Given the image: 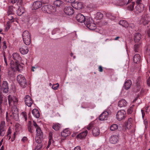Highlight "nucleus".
I'll list each match as a JSON object with an SVG mask.
<instances>
[{"label": "nucleus", "instance_id": "f257e3e1", "mask_svg": "<svg viewBox=\"0 0 150 150\" xmlns=\"http://www.w3.org/2000/svg\"><path fill=\"white\" fill-rule=\"evenodd\" d=\"M12 107V111L10 112L9 115L8 112H6V118L7 121H9L12 118L15 120H17L18 119V111L16 106Z\"/></svg>", "mask_w": 150, "mask_h": 150}, {"label": "nucleus", "instance_id": "f03ea898", "mask_svg": "<svg viewBox=\"0 0 150 150\" xmlns=\"http://www.w3.org/2000/svg\"><path fill=\"white\" fill-rule=\"evenodd\" d=\"M84 23L86 27L90 30H95L96 28V25L94 23L93 21L90 18L86 19Z\"/></svg>", "mask_w": 150, "mask_h": 150}, {"label": "nucleus", "instance_id": "7ed1b4c3", "mask_svg": "<svg viewBox=\"0 0 150 150\" xmlns=\"http://www.w3.org/2000/svg\"><path fill=\"white\" fill-rule=\"evenodd\" d=\"M23 41L26 45H29L31 43V35L28 31H25L22 35Z\"/></svg>", "mask_w": 150, "mask_h": 150}, {"label": "nucleus", "instance_id": "20e7f679", "mask_svg": "<svg viewBox=\"0 0 150 150\" xmlns=\"http://www.w3.org/2000/svg\"><path fill=\"white\" fill-rule=\"evenodd\" d=\"M42 10L44 12L48 14L53 13L56 11V8L51 5H46L43 6L42 8Z\"/></svg>", "mask_w": 150, "mask_h": 150}, {"label": "nucleus", "instance_id": "39448f33", "mask_svg": "<svg viewBox=\"0 0 150 150\" xmlns=\"http://www.w3.org/2000/svg\"><path fill=\"white\" fill-rule=\"evenodd\" d=\"M8 99L9 106H16L18 103V100L16 97L9 95L8 97Z\"/></svg>", "mask_w": 150, "mask_h": 150}, {"label": "nucleus", "instance_id": "423d86ee", "mask_svg": "<svg viewBox=\"0 0 150 150\" xmlns=\"http://www.w3.org/2000/svg\"><path fill=\"white\" fill-rule=\"evenodd\" d=\"M17 80L22 88H24L26 86L27 81L24 76L21 74L18 75L17 77Z\"/></svg>", "mask_w": 150, "mask_h": 150}, {"label": "nucleus", "instance_id": "0eeeda50", "mask_svg": "<svg viewBox=\"0 0 150 150\" xmlns=\"http://www.w3.org/2000/svg\"><path fill=\"white\" fill-rule=\"evenodd\" d=\"M111 113V111L107 109L105 110L99 116V120L102 121L107 120L108 115Z\"/></svg>", "mask_w": 150, "mask_h": 150}, {"label": "nucleus", "instance_id": "6e6552de", "mask_svg": "<svg viewBox=\"0 0 150 150\" xmlns=\"http://www.w3.org/2000/svg\"><path fill=\"white\" fill-rule=\"evenodd\" d=\"M126 112L124 110L119 111L116 114V118L119 121L125 119L126 117Z\"/></svg>", "mask_w": 150, "mask_h": 150}, {"label": "nucleus", "instance_id": "1a4fd4ad", "mask_svg": "<svg viewBox=\"0 0 150 150\" xmlns=\"http://www.w3.org/2000/svg\"><path fill=\"white\" fill-rule=\"evenodd\" d=\"M135 4L134 0H128L126 4L127 9L129 11H134V6Z\"/></svg>", "mask_w": 150, "mask_h": 150}, {"label": "nucleus", "instance_id": "9d476101", "mask_svg": "<svg viewBox=\"0 0 150 150\" xmlns=\"http://www.w3.org/2000/svg\"><path fill=\"white\" fill-rule=\"evenodd\" d=\"M5 122L1 121L0 124V136H3L5 133L6 129L5 126Z\"/></svg>", "mask_w": 150, "mask_h": 150}, {"label": "nucleus", "instance_id": "9b49d317", "mask_svg": "<svg viewBox=\"0 0 150 150\" xmlns=\"http://www.w3.org/2000/svg\"><path fill=\"white\" fill-rule=\"evenodd\" d=\"M64 11L66 14L69 16L72 15L74 13L73 8L70 6L66 7L64 9Z\"/></svg>", "mask_w": 150, "mask_h": 150}, {"label": "nucleus", "instance_id": "f8f14e48", "mask_svg": "<svg viewBox=\"0 0 150 150\" xmlns=\"http://www.w3.org/2000/svg\"><path fill=\"white\" fill-rule=\"evenodd\" d=\"M72 6L77 10H80L83 8V4L81 2H75L72 4Z\"/></svg>", "mask_w": 150, "mask_h": 150}, {"label": "nucleus", "instance_id": "ddd939ff", "mask_svg": "<svg viewBox=\"0 0 150 150\" xmlns=\"http://www.w3.org/2000/svg\"><path fill=\"white\" fill-rule=\"evenodd\" d=\"M25 104L28 107L31 106L33 102L31 98L29 95H26L25 98Z\"/></svg>", "mask_w": 150, "mask_h": 150}, {"label": "nucleus", "instance_id": "4468645a", "mask_svg": "<svg viewBox=\"0 0 150 150\" xmlns=\"http://www.w3.org/2000/svg\"><path fill=\"white\" fill-rule=\"evenodd\" d=\"M144 5L143 4L137 5L134 8V12L138 13L142 12L144 10Z\"/></svg>", "mask_w": 150, "mask_h": 150}, {"label": "nucleus", "instance_id": "2eb2a0df", "mask_svg": "<svg viewBox=\"0 0 150 150\" xmlns=\"http://www.w3.org/2000/svg\"><path fill=\"white\" fill-rule=\"evenodd\" d=\"M76 18L78 21L81 23L84 22L85 23L86 19L85 16L81 13L78 14Z\"/></svg>", "mask_w": 150, "mask_h": 150}, {"label": "nucleus", "instance_id": "dca6fc26", "mask_svg": "<svg viewBox=\"0 0 150 150\" xmlns=\"http://www.w3.org/2000/svg\"><path fill=\"white\" fill-rule=\"evenodd\" d=\"M2 90L4 93H6L8 91L9 88L7 81H4L2 85Z\"/></svg>", "mask_w": 150, "mask_h": 150}, {"label": "nucleus", "instance_id": "f3484780", "mask_svg": "<svg viewBox=\"0 0 150 150\" xmlns=\"http://www.w3.org/2000/svg\"><path fill=\"white\" fill-rule=\"evenodd\" d=\"M118 141V137L116 135H112L109 139L110 142L112 144H115Z\"/></svg>", "mask_w": 150, "mask_h": 150}, {"label": "nucleus", "instance_id": "a211bd4d", "mask_svg": "<svg viewBox=\"0 0 150 150\" xmlns=\"http://www.w3.org/2000/svg\"><path fill=\"white\" fill-rule=\"evenodd\" d=\"M12 57L16 62H18L21 59V58L20 55L17 53H13V54Z\"/></svg>", "mask_w": 150, "mask_h": 150}, {"label": "nucleus", "instance_id": "6ab92c4d", "mask_svg": "<svg viewBox=\"0 0 150 150\" xmlns=\"http://www.w3.org/2000/svg\"><path fill=\"white\" fill-rule=\"evenodd\" d=\"M42 6V3L40 1H35L33 4V7L35 10H36L40 8Z\"/></svg>", "mask_w": 150, "mask_h": 150}, {"label": "nucleus", "instance_id": "aec40b11", "mask_svg": "<svg viewBox=\"0 0 150 150\" xmlns=\"http://www.w3.org/2000/svg\"><path fill=\"white\" fill-rule=\"evenodd\" d=\"M141 35L138 33H136L134 36V40L135 43H139L141 38Z\"/></svg>", "mask_w": 150, "mask_h": 150}, {"label": "nucleus", "instance_id": "412c9836", "mask_svg": "<svg viewBox=\"0 0 150 150\" xmlns=\"http://www.w3.org/2000/svg\"><path fill=\"white\" fill-rule=\"evenodd\" d=\"M141 45L140 42L135 44L134 47L133 49L135 52H139L141 51Z\"/></svg>", "mask_w": 150, "mask_h": 150}, {"label": "nucleus", "instance_id": "4be33fe9", "mask_svg": "<svg viewBox=\"0 0 150 150\" xmlns=\"http://www.w3.org/2000/svg\"><path fill=\"white\" fill-rule=\"evenodd\" d=\"M127 103L124 99H122L118 102V105L119 107L121 108L125 107L127 105Z\"/></svg>", "mask_w": 150, "mask_h": 150}, {"label": "nucleus", "instance_id": "5701e85b", "mask_svg": "<svg viewBox=\"0 0 150 150\" xmlns=\"http://www.w3.org/2000/svg\"><path fill=\"white\" fill-rule=\"evenodd\" d=\"M19 50L20 52L23 54H26L28 53L29 50L27 47L24 46L19 48Z\"/></svg>", "mask_w": 150, "mask_h": 150}, {"label": "nucleus", "instance_id": "b1692460", "mask_svg": "<svg viewBox=\"0 0 150 150\" xmlns=\"http://www.w3.org/2000/svg\"><path fill=\"white\" fill-rule=\"evenodd\" d=\"M88 131L86 130L84 132H82L79 134L77 135L76 137L77 138L82 139L85 138L86 137L88 134Z\"/></svg>", "mask_w": 150, "mask_h": 150}, {"label": "nucleus", "instance_id": "393cba45", "mask_svg": "<svg viewBox=\"0 0 150 150\" xmlns=\"http://www.w3.org/2000/svg\"><path fill=\"white\" fill-rule=\"evenodd\" d=\"M132 84V81L130 80H128L125 83L124 87L125 89L128 90L129 89Z\"/></svg>", "mask_w": 150, "mask_h": 150}, {"label": "nucleus", "instance_id": "a878e982", "mask_svg": "<svg viewBox=\"0 0 150 150\" xmlns=\"http://www.w3.org/2000/svg\"><path fill=\"white\" fill-rule=\"evenodd\" d=\"M92 133L94 136L96 137L99 135L100 130L98 128L94 127L92 130Z\"/></svg>", "mask_w": 150, "mask_h": 150}, {"label": "nucleus", "instance_id": "bb28decb", "mask_svg": "<svg viewBox=\"0 0 150 150\" xmlns=\"http://www.w3.org/2000/svg\"><path fill=\"white\" fill-rule=\"evenodd\" d=\"M32 114L36 118H39L40 116V113L38 110L36 109H33L32 111Z\"/></svg>", "mask_w": 150, "mask_h": 150}, {"label": "nucleus", "instance_id": "cd10ccee", "mask_svg": "<svg viewBox=\"0 0 150 150\" xmlns=\"http://www.w3.org/2000/svg\"><path fill=\"white\" fill-rule=\"evenodd\" d=\"M61 134L63 137H66L70 135V131L67 129H65L62 132Z\"/></svg>", "mask_w": 150, "mask_h": 150}, {"label": "nucleus", "instance_id": "c85d7f7f", "mask_svg": "<svg viewBox=\"0 0 150 150\" xmlns=\"http://www.w3.org/2000/svg\"><path fill=\"white\" fill-rule=\"evenodd\" d=\"M18 63V62H15L14 63L13 60L11 61L10 63L11 68L16 70L17 69V68Z\"/></svg>", "mask_w": 150, "mask_h": 150}, {"label": "nucleus", "instance_id": "c756f323", "mask_svg": "<svg viewBox=\"0 0 150 150\" xmlns=\"http://www.w3.org/2000/svg\"><path fill=\"white\" fill-rule=\"evenodd\" d=\"M140 57L139 54H136L133 57V61L134 63H137L140 62Z\"/></svg>", "mask_w": 150, "mask_h": 150}, {"label": "nucleus", "instance_id": "7c9ffc66", "mask_svg": "<svg viewBox=\"0 0 150 150\" xmlns=\"http://www.w3.org/2000/svg\"><path fill=\"white\" fill-rule=\"evenodd\" d=\"M119 24L120 25L126 28L129 25V24L126 21L124 20H120L119 22Z\"/></svg>", "mask_w": 150, "mask_h": 150}, {"label": "nucleus", "instance_id": "2f4dec72", "mask_svg": "<svg viewBox=\"0 0 150 150\" xmlns=\"http://www.w3.org/2000/svg\"><path fill=\"white\" fill-rule=\"evenodd\" d=\"M36 131L37 132L36 136L43 137V133L40 127H38V128L36 129Z\"/></svg>", "mask_w": 150, "mask_h": 150}, {"label": "nucleus", "instance_id": "473e14b6", "mask_svg": "<svg viewBox=\"0 0 150 150\" xmlns=\"http://www.w3.org/2000/svg\"><path fill=\"white\" fill-rule=\"evenodd\" d=\"M43 137L36 136L35 137V140L36 142L38 144L41 143Z\"/></svg>", "mask_w": 150, "mask_h": 150}, {"label": "nucleus", "instance_id": "72a5a7b5", "mask_svg": "<svg viewBox=\"0 0 150 150\" xmlns=\"http://www.w3.org/2000/svg\"><path fill=\"white\" fill-rule=\"evenodd\" d=\"M13 6H9L8 11V14H14L13 10Z\"/></svg>", "mask_w": 150, "mask_h": 150}, {"label": "nucleus", "instance_id": "f704fd0d", "mask_svg": "<svg viewBox=\"0 0 150 150\" xmlns=\"http://www.w3.org/2000/svg\"><path fill=\"white\" fill-rule=\"evenodd\" d=\"M15 70L14 69H13L11 68L9 69L8 70V74L10 76H12L14 75V72Z\"/></svg>", "mask_w": 150, "mask_h": 150}, {"label": "nucleus", "instance_id": "c9c22d12", "mask_svg": "<svg viewBox=\"0 0 150 150\" xmlns=\"http://www.w3.org/2000/svg\"><path fill=\"white\" fill-rule=\"evenodd\" d=\"M62 3L63 2L61 1L55 0L54 2V5L57 7H59Z\"/></svg>", "mask_w": 150, "mask_h": 150}, {"label": "nucleus", "instance_id": "e433bc0d", "mask_svg": "<svg viewBox=\"0 0 150 150\" xmlns=\"http://www.w3.org/2000/svg\"><path fill=\"white\" fill-rule=\"evenodd\" d=\"M118 128V126L116 124H114L111 125L110 127V129L111 131H114Z\"/></svg>", "mask_w": 150, "mask_h": 150}, {"label": "nucleus", "instance_id": "4c0bfd02", "mask_svg": "<svg viewBox=\"0 0 150 150\" xmlns=\"http://www.w3.org/2000/svg\"><path fill=\"white\" fill-rule=\"evenodd\" d=\"M60 124L57 123L54 124L52 126V128L56 131L58 130L60 127Z\"/></svg>", "mask_w": 150, "mask_h": 150}, {"label": "nucleus", "instance_id": "58836bf2", "mask_svg": "<svg viewBox=\"0 0 150 150\" xmlns=\"http://www.w3.org/2000/svg\"><path fill=\"white\" fill-rule=\"evenodd\" d=\"M132 121V119L131 118H129L127 120V123L125 124V125L128 127H130L131 125V123Z\"/></svg>", "mask_w": 150, "mask_h": 150}, {"label": "nucleus", "instance_id": "ea45409f", "mask_svg": "<svg viewBox=\"0 0 150 150\" xmlns=\"http://www.w3.org/2000/svg\"><path fill=\"white\" fill-rule=\"evenodd\" d=\"M140 80V78H138L137 80V87L138 88L137 89V91H139L141 88L140 86V83L139 82Z\"/></svg>", "mask_w": 150, "mask_h": 150}, {"label": "nucleus", "instance_id": "a19ab883", "mask_svg": "<svg viewBox=\"0 0 150 150\" xmlns=\"http://www.w3.org/2000/svg\"><path fill=\"white\" fill-rule=\"evenodd\" d=\"M24 12V10L22 8H18L17 11V13L19 16L21 15Z\"/></svg>", "mask_w": 150, "mask_h": 150}, {"label": "nucleus", "instance_id": "79ce46f5", "mask_svg": "<svg viewBox=\"0 0 150 150\" xmlns=\"http://www.w3.org/2000/svg\"><path fill=\"white\" fill-rule=\"evenodd\" d=\"M96 17L98 19H101L103 17V15L100 12H98L97 13Z\"/></svg>", "mask_w": 150, "mask_h": 150}, {"label": "nucleus", "instance_id": "37998d69", "mask_svg": "<svg viewBox=\"0 0 150 150\" xmlns=\"http://www.w3.org/2000/svg\"><path fill=\"white\" fill-rule=\"evenodd\" d=\"M28 128L29 132L32 133V126L31 125V122L29 121L28 125Z\"/></svg>", "mask_w": 150, "mask_h": 150}, {"label": "nucleus", "instance_id": "c03bdc74", "mask_svg": "<svg viewBox=\"0 0 150 150\" xmlns=\"http://www.w3.org/2000/svg\"><path fill=\"white\" fill-rule=\"evenodd\" d=\"M11 3L12 4H14L16 3L17 1L18 3H19L20 5H21L22 4L23 0H10Z\"/></svg>", "mask_w": 150, "mask_h": 150}, {"label": "nucleus", "instance_id": "a18cd8bd", "mask_svg": "<svg viewBox=\"0 0 150 150\" xmlns=\"http://www.w3.org/2000/svg\"><path fill=\"white\" fill-rule=\"evenodd\" d=\"M134 106V105H133L127 110V113L128 114H130L132 113Z\"/></svg>", "mask_w": 150, "mask_h": 150}, {"label": "nucleus", "instance_id": "49530a36", "mask_svg": "<svg viewBox=\"0 0 150 150\" xmlns=\"http://www.w3.org/2000/svg\"><path fill=\"white\" fill-rule=\"evenodd\" d=\"M13 14H8V18L10 21L11 23L14 22V18L12 16Z\"/></svg>", "mask_w": 150, "mask_h": 150}, {"label": "nucleus", "instance_id": "de8ad7c7", "mask_svg": "<svg viewBox=\"0 0 150 150\" xmlns=\"http://www.w3.org/2000/svg\"><path fill=\"white\" fill-rule=\"evenodd\" d=\"M59 86V84L58 83H57L53 85L52 86V88L53 89L56 90H57Z\"/></svg>", "mask_w": 150, "mask_h": 150}, {"label": "nucleus", "instance_id": "09e8293b", "mask_svg": "<svg viewBox=\"0 0 150 150\" xmlns=\"http://www.w3.org/2000/svg\"><path fill=\"white\" fill-rule=\"evenodd\" d=\"M42 147V144L41 143L38 144L36 146V147L35 149V150H39V149L41 148Z\"/></svg>", "mask_w": 150, "mask_h": 150}, {"label": "nucleus", "instance_id": "8fccbe9b", "mask_svg": "<svg viewBox=\"0 0 150 150\" xmlns=\"http://www.w3.org/2000/svg\"><path fill=\"white\" fill-rule=\"evenodd\" d=\"M17 67V68L16 70H18V71H20L22 69V66L19 64V62L18 63Z\"/></svg>", "mask_w": 150, "mask_h": 150}, {"label": "nucleus", "instance_id": "3c124183", "mask_svg": "<svg viewBox=\"0 0 150 150\" xmlns=\"http://www.w3.org/2000/svg\"><path fill=\"white\" fill-rule=\"evenodd\" d=\"M49 142H48V144L47 146H48L49 145H50L51 144V142H50V140L52 139V134L50 133L49 134Z\"/></svg>", "mask_w": 150, "mask_h": 150}, {"label": "nucleus", "instance_id": "603ef678", "mask_svg": "<svg viewBox=\"0 0 150 150\" xmlns=\"http://www.w3.org/2000/svg\"><path fill=\"white\" fill-rule=\"evenodd\" d=\"M134 1H135V2H136V5H140V4H143L142 3V0H134Z\"/></svg>", "mask_w": 150, "mask_h": 150}, {"label": "nucleus", "instance_id": "864d4df0", "mask_svg": "<svg viewBox=\"0 0 150 150\" xmlns=\"http://www.w3.org/2000/svg\"><path fill=\"white\" fill-rule=\"evenodd\" d=\"M22 114L24 117L25 120L26 121L27 120V115L26 112H22Z\"/></svg>", "mask_w": 150, "mask_h": 150}, {"label": "nucleus", "instance_id": "5fc2aeb1", "mask_svg": "<svg viewBox=\"0 0 150 150\" xmlns=\"http://www.w3.org/2000/svg\"><path fill=\"white\" fill-rule=\"evenodd\" d=\"M3 96L1 93H0V103H2L3 101Z\"/></svg>", "mask_w": 150, "mask_h": 150}, {"label": "nucleus", "instance_id": "6e6d98bb", "mask_svg": "<svg viewBox=\"0 0 150 150\" xmlns=\"http://www.w3.org/2000/svg\"><path fill=\"white\" fill-rule=\"evenodd\" d=\"M3 48L4 50H5L7 48V46L6 45V42L5 41H4L2 42Z\"/></svg>", "mask_w": 150, "mask_h": 150}, {"label": "nucleus", "instance_id": "4d7b16f0", "mask_svg": "<svg viewBox=\"0 0 150 150\" xmlns=\"http://www.w3.org/2000/svg\"><path fill=\"white\" fill-rule=\"evenodd\" d=\"M107 16L111 19H114L115 18V17L112 16L111 14H107Z\"/></svg>", "mask_w": 150, "mask_h": 150}, {"label": "nucleus", "instance_id": "13d9d810", "mask_svg": "<svg viewBox=\"0 0 150 150\" xmlns=\"http://www.w3.org/2000/svg\"><path fill=\"white\" fill-rule=\"evenodd\" d=\"M93 124H90L87 126V129L88 130L91 129L93 127Z\"/></svg>", "mask_w": 150, "mask_h": 150}, {"label": "nucleus", "instance_id": "bf43d9fd", "mask_svg": "<svg viewBox=\"0 0 150 150\" xmlns=\"http://www.w3.org/2000/svg\"><path fill=\"white\" fill-rule=\"evenodd\" d=\"M48 0H41V2L42 3V4H47L49 3Z\"/></svg>", "mask_w": 150, "mask_h": 150}, {"label": "nucleus", "instance_id": "052dcab7", "mask_svg": "<svg viewBox=\"0 0 150 150\" xmlns=\"http://www.w3.org/2000/svg\"><path fill=\"white\" fill-rule=\"evenodd\" d=\"M128 26L132 29H134L135 27V25L134 23H131L129 24Z\"/></svg>", "mask_w": 150, "mask_h": 150}, {"label": "nucleus", "instance_id": "680f3d73", "mask_svg": "<svg viewBox=\"0 0 150 150\" xmlns=\"http://www.w3.org/2000/svg\"><path fill=\"white\" fill-rule=\"evenodd\" d=\"M59 31V30L58 28H56V29H55L52 32V33L53 34H54L55 33H58V31Z\"/></svg>", "mask_w": 150, "mask_h": 150}, {"label": "nucleus", "instance_id": "e2e57ef3", "mask_svg": "<svg viewBox=\"0 0 150 150\" xmlns=\"http://www.w3.org/2000/svg\"><path fill=\"white\" fill-rule=\"evenodd\" d=\"M67 2L71 4V5L73 3H74L75 0H66Z\"/></svg>", "mask_w": 150, "mask_h": 150}, {"label": "nucleus", "instance_id": "0e129e2a", "mask_svg": "<svg viewBox=\"0 0 150 150\" xmlns=\"http://www.w3.org/2000/svg\"><path fill=\"white\" fill-rule=\"evenodd\" d=\"M11 133V132L10 131V129H9L8 132V134L7 135V136L8 137H9V139H10L11 138L10 134Z\"/></svg>", "mask_w": 150, "mask_h": 150}, {"label": "nucleus", "instance_id": "69168bd1", "mask_svg": "<svg viewBox=\"0 0 150 150\" xmlns=\"http://www.w3.org/2000/svg\"><path fill=\"white\" fill-rule=\"evenodd\" d=\"M33 125L36 129L38 128V127H40L37 124V123L34 121H33Z\"/></svg>", "mask_w": 150, "mask_h": 150}, {"label": "nucleus", "instance_id": "338daca9", "mask_svg": "<svg viewBox=\"0 0 150 150\" xmlns=\"http://www.w3.org/2000/svg\"><path fill=\"white\" fill-rule=\"evenodd\" d=\"M98 69L99 71L100 72H102L103 71V67L101 66H99L98 67Z\"/></svg>", "mask_w": 150, "mask_h": 150}, {"label": "nucleus", "instance_id": "774afa93", "mask_svg": "<svg viewBox=\"0 0 150 150\" xmlns=\"http://www.w3.org/2000/svg\"><path fill=\"white\" fill-rule=\"evenodd\" d=\"M147 84L149 86H150V77H149L147 80Z\"/></svg>", "mask_w": 150, "mask_h": 150}]
</instances>
